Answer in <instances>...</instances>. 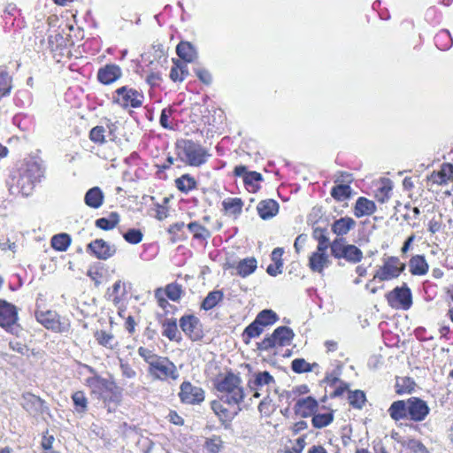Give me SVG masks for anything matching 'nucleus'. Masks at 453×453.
Listing matches in <instances>:
<instances>
[{"instance_id": "nucleus-59", "label": "nucleus", "mask_w": 453, "mask_h": 453, "mask_svg": "<svg viewBox=\"0 0 453 453\" xmlns=\"http://www.w3.org/2000/svg\"><path fill=\"white\" fill-rule=\"evenodd\" d=\"M204 448L210 453H219L223 448V441L219 435H212L204 441Z\"/></svg>"}, {"instance_id": "nucleus-14", "label": "nucleus", "mask_w": 453, "mask_h": 453, "mask_svg": "<svg viewBox=\"0 0 453 453\" xmlns=\"http://www.w3.org/2000/svg\"><path fill=\"white\" fill-rule=\"evenodd\" d=\"M178 396L183 404L199 405L205 400V391L203 388L192 384L189 380H184L180 385Z\"/></svg>"}, {"instance_id": "nucleus-56", "label": "nucleus", "mask_w": 453, "mask_h": 453, "mask_svg": "<svg viewBox=\"0 0 453 453\" xmlns=\"http://www.w3.org/2000/svg\"><path fill=\"white\" fill-rule=\"evenodd\" d=\"M315 366H318L317 363L310 364L304 358H296L291 362V369L296 373L311 372Z\"/></svg>"}, {"instance_id": "nucleus-34", "label": "nucleus", "mask_w": 453, "mask_h": 453, "mask_svg": "<svg viewBox=\"0 0 453 453\" xmlns=\"http://www.w3.org/2000/svg\"><path fill=\"white\" fill-rule=\"evenodd\" d=\"M176 53L183 63H192L197 57L196 50L193 44L187 41H181L176 46Z\"/></svg>"}, {"instance_id": "nucleus-9", "label": "nucleus", "mask_w": 453, "mask_h": 453, "mask_svg": "<svg viewBox=\"0 0 453 453\" xmlns=\"http://www.w3.org/2000/svg\"><path fill=\"white\" fill-rule=\"evenodd\" d=\"M406 269V264L397 256H387L374 273V279L384 282L397 279Z\"/></svg>"}, {"instance_id": "nucleus-60", "label": "nucleus", "mask_w": 453, "mask_h": 453, "mask_svg": "<svg viewBox=\"0 0 453 453\" xmlns=\"http://www.w3.org/2000/svg\"><path fill=\"white\" fill-rule=\"evenodd\" d=\"M146 83L150 86L151 89H155L159 88L161 83L163 82V74L159 70H150L146 78Z\"/></svg>"}, {"instance_id": "nucleus-2", "label": "nucleus", "mask_w": 453, "mask_h": 453, "mask_svg": "<svg viewBox=\"0 0 453 453\" xmlns=\"http://www.w3.org/2000/svg\"><path fill=\"white\" fill-rule=\"evenodd\" d=\"M137 352L147 364V372L151 380L170 384L179 380L178 368L168 357L157 355L143 346H140Z\"/></svg>"}, {"instance_id": "nucleus-58", "label": "nucleus", "mask_w": 453, "mask_h": 453, "mask_svg": "<svg viewBox=\"0 0 453 453\" xmlns=\"http://www.w3.org/2000/svg\"><path fill=\"white\" fill-rule=\"evenodd\" d=\"M402 445L410 450L411 453H429L423 442L417 439H408Z\"/></svg>"}, {"instance_id": "nucleus-43", "label": "nucleus", "mask_w": 453, "mask_h": 453, "mask_svg": "<svg viewBox=\"0 0 453 453\" xmlns=\"http://www.w3.org/2000/svg\"><path fill=\"white\" fill-rule=\"evenodd\" d=\"M278 319L279 317L275 311L265 309L258 312L254 320L265 330V327L275 324Z\"/></svg>"}, {"instance_id": "nucleus-17", "label": "nucleus", "mask_w": 453, "mask_h": 453, "mask_svg": "<svg viewBox=\"0 0 453 453\" xmlns=\"http://www.w3.org/2000/svg\"><path fill=\"white\" fill-rule=\"evenodd\" d=\"M180 326L183 333L192 341H200L203 337L202 324L199 319L193 315H184L180 319Z\"/></svg>"}, {"instance_id": "nucleus-4", "label": "nucleus", "mask_w": 453, "mask_h": 453, "mask_svg": "<svg viewBox=\"0 0 453 453\" xmlns=\"http://www.w3.org/2000/svg\"><path fill=\"white\" fill-rule=\"evenodd\" d=\"M86 385L92 388L91 393L99 395L108 412H113L122 401V388L113 380L99 375L86 379Z\"/></svg>"}, {"instance_id": "nucleus-41", "label": "nucleus", "mask_w": 453, "mask_h": 453, "mask_svg": "<svg viewBox=\"0 0 453 453\" xmlns=\"http://www.w3.org/2000/svg\"><path fill=\"white\" fill-rule=\"evenodd\" d=\"M13 88V78L6 67L0 65V100L9 96Z\"/></svg>"}, {"instance_id": "nucleus-55", "label": "nucleus", "mask_w": 453, "mask_h": 453, "mask_svg": "<svg viewBox=\"0 0 453 453\" xmlns=\"http://www.w3.org/2000/svg\"><path fill=\"white\" fill-rule=\"evenodd\" d=\"M348 400L349 405L357 410H361L365 402H366V396L364 391L356 389L353 391H349Z\"/></svg>"}, {"instance_id": "nucleus-52", "label": "nucleus", "mask_w": 453, "mask_h": 453, "mask_svg": "<svg viewBox=\"0 0 453 453\" xmlns=\"http://www.w3.org/2000/svg\"><path fill=\"white\" fill-rule=\"evenodd\" d=\"M434 43L441 50H449L453 44L451 35L446 29L440 30L434 36Z\"/></svg>"}, {"instance_id": "nucleus-61", "label": "nucleus", "mask_w": 453, "mask_h": 453, "mask_svg": "<svg viewBox=\"0 0 453 453\" xmlns=\"http://www.w3.org/2000/svg\"><path fill=\"white\" fill-rule=\"evenodd\" d=\"M392 184L391 181L387 180L382 182V185L377 189L375 196L380 203L388 201L391 196Z\"/></svg>"}, {"instance_id": "nucleus-42", "label": "nucleus", "mask_w": 453, "mask_h": 453, "mask_svg": "<svg viewBox=\"0 0 453 453\" xmlns=\"http://www.w3.org/2000/svg\"><path fill=\"white\" fill-rule=\"evenodd\" d=\"M176 112V109L173 106L165 107L162 110L160 118H159V123L160 126L167 130H175L178 122L173 118V114Z\"/></svg>"}, {"instance_id": "nucleus-15", "label": "nucleus", "mask_w": 453, "mask_h": 453, "mask_svg": "<svg viewBox=\"0 0 453 453\" xmlns=\"http://www.w3.org/2000/svg\"><path fill=\"white\" fill-rule=\"evenodd\" d=\"M211 408L223 425L230 423L241 411L240 404L227 403L222 397L212 400Z\"/></svg>"}, {"instance_id": "nucleus-30", "label": "nucleus", "mask_w": 453, "mask_h": 453, "mask_svg": "<svg viewBox=\"0 0 453 453\" xmlns=\"http://www.w3.org/2000/svg\"><path fill=\"white\" fill-rule=\"evenodd\" d=\"M154 297L157 306L163 310V313L157 314V319L166 318L169 314H173L177 311V307L173 304H171L168 301V298L165 296V293L161 290V288L155 289Z\"/></svg>"}, {"instance_id": "nucleus-3", "label": "nucleus", "mask_w": 453, "mask_h": 453, "mask_svg": "<svg viewBox=\"0 0 453 453\" xmlns=\"http://www.w3.org/2000/svg\"><path fill=\"white\" fill-rule=\"evenodd\" d=\"M430 411L426 401L418 396H411L405 400L394 401L390 404L388 412L395 422L421 423L429 416Z\"/></svg>"}, {"instance_id": "nucleus-19", "label": "nucleus", "mask_w": 453, "mask_h": 453, "mask_svg": "<svg viewBox=\"0 0 453 453\" xmlns=\"http://www.w3.org/2000/svg\"><path fill=\"white\" fill-rule=\"evenodd\" d=\"M426 181L436 186H446L453 182V164L442 163L439 170H434L426 176Z\"/></svg>"}, {"instance_id": "nucleus-21", "label": "nucleus", "mask_w": 453, "mask_h": 453, "mask_svg": "<svg viewBox=\"0 0 453 453\" xmlns=\"http://www.w3.org/2000/svg\"><path fill=\"white\" fill-rule=\"evenodd\" d=\"M122 69L117 64H106L97 71V81L103 85H111L122 77Z\"/></svg>"}, {"instance_id": "nucleus-35", "label": "nucleus", "mask_w": 453, "mask_h": 453, "mask_svg": "<svg viewBox=\"0 0 453 453\" xmlns=\"http://www.w3.org/2000/svg\"><path fill=\"white\" fill-rule=\"evenodd\" d=\"M417 388L414 379L410 376H396L395 392L398 395H411Z\"/></svg>"}, {"instance_id": "nucleus-38", "label": "nucleus", "mask_w": 453, "mask_h": 453, "mask_svg": "<svg viewBox=\"0 0 453 453\" xmlns=\"http://www.w3.org/2000/svg\"><path fill=\"white\" fill-rule=\"evenodd\" d=\"M104 196L99 187L89 188L84 196L86 205L93 209L99 208L104 203Z\"/></svg>"}, {"instance_id": "nucleus-46", "label": "nucleus", "mask_w": 453, "mask_h": 453, "mask_svg": "<svg viewBox=\"0 0 453 453\" xmlns=\"http://www.w3.org/2000/svg\"><path fill=\"white\" fill-rule=\"evenodd\" d=\"M184 222H176L171 224L167 228V233L170 235V241L173 243L179 242H184L188 239V236L184 231Z\"/></svg>"}, {"instance_id": "nucleus-51", "label": "nucleus", "mask_w": 453, "mask_h": 453, "mask_svg": "<svg viewBox=\"0 0 453 453\" xmlns=\"http://www.w3.org/2000/svg\"><path fill=\"white\" fill-rule=\"evenodd\" d=\"M164 291L165 296L173 302H179L183 295V289L180 284L172 282L161 288Z\"/></svg>"}, {"instance_id": "nucleus-6", "label": "nucleus", "mask_w": 453, "mask_h": 453, "mask_svg": "<svg viewBox=\"0 0 453 453\" xmlns=\"http://www.w3.org/2000/svg\"><path fill=\"white\" fill-rule=\"evenodd\" d=\"M178 157L187 165L198 167L204 165L210 157L206 148L193 140H181L176 143Z\"/></svg>"}, {"instance_id": "nucleus-49", "label": "nucleus", "mask_w": 453, "mask_h": 453, "mask_svg": "<svg viewBox=\"0 0 453 453\" xmlns=\"http://www.w3.org/2000/svg\"><path fill=\"white\" fill-rule=\"evenodd\" d=\"M264 329L254 320L245 327L242 333V340L245 345H249L253 338L258 337Z\"/></svg>"}, {"instance_id": "nucleus-53", "label": "nucleus", "mask_w": 453, "mask_h": 453, "mask_svg": "<svg viewBox=\"0 0 453 453\" xmlns=\"http://www.w3.org/2000/svg\"><path fill=\"white\" fill-rule=\"evenodd\" d=\"M126 294V285L120 280L115 281L109 290V296L115 305L119 304L124 299Z\"/></svg>"}, {"instance_id": "nucleus-23", "label": "nucleus", "mask_w": 453, "mask_h": 453, "mask_svg": "<svg viewBox=\"0 0 453 453\" xmlns=\"http://www.w3.org/2000/svg\"><path fill=\"white\" fill-rule=\"evenodd\" d=\"M22 407L33 415L42 414L45 409V401L30 392L22 394Z\"/></svg>"}, {"instance_id": "nucleus-54", "label": "nucleus", "mask_w": 453, "mask_h": 453, "mask_svg": "<svg viewBox=\"0 0 453 453\" xmlns=\"http://www.w3.org/2000/svg\"><path fill=\"white\" fill-rule=\"evenodd\" d=\"M71 397L77 412L85 413L88 411V401L84 391L77 390L73 393Z\"/></svg>"}, {"instance_id": "nucleus-40", "label": "nucleus", "mask_w": 453, "mask_h": 453, "mask_svg": "<svg viewBox=\"0 0 453 453\" xmlns=\"http://www.w3.org/2000/svg\"><path fill=\"white\" fill-rule=\"evenodd\" d=\"M243 201L240 197H227L222 202L223 211L226 215L239 216L242 211Z\"/></svg>"}, {"instance_id": "nucleus-44", "label": "nucleus", "mask_w": 453, "mask_h": 453, "mask_svg": "<svg viewBox=\"0 0 453 453\" xmlns=\"http://www.w3.org/2000/svg\"><path fill=\"white\" fill-rule=\"evenodd\" d=\"M120 220L119 214L117 211H111L108 218H99L95 221V226L104 231L115 228Z\"/></svg>"}, {"instance_id": "nucleus-8", "label": "nucleus", "mask_w": 453, "mask_h": 453, "mask_svg": "<svg viewBox=\"0 0 453 453\" xmlns=\"http://www.w3.org/2000/svg\"><path fill=\"white\" fill-rule=\"evenodd\" d=\"M35 317L38 323L43 327L58 334H68L71 331L72 325L68 318L59 315L52 310L39 311L36 310Z\"/></svg>"}, {"instance_id": "nucleus-48", "label": "nucleus", "mask_w": 453, "mask_h": 453, "mask_svg": "<svg viewBox=\"0 0 453 453\" xmlns=\"http://www.w3.org/2000/svg\"><path fill=\"white\" fill-rule=\"evenodd\" d=\"M311 417L312 426L318 429H321L329 426L334 421V411L329 410L325 413L315 412Z\"/></svg>"}, {"instance_id": "nucleus-22", "label": "nucleus", "mask_w": 453, "mask_h": 453, "mask_svg": "<svg viewBox=\"0 0 453 453\" xmlns=\"http://www.w3.org/2000/svg\"><path fill=\"white\" fill-rule=\"evenodd\" d=\"M319 403L312 396L301 397L296 400L294 405V412L302 418H309L318 411Z\"/></svg>"}, {"instance_id": "nucleus-37", "label": "nucleus", "mask_w": 453, "mask_h": 453, "mask_svg": "<svg viewBox=\"0 0 453 453\" xmlns=\"http://www.w3.org/2000/svg\"><path fill=\"white\" fill-rule=\"evenodd\" d=\"M274 383V378L267 371L258 372L254 374L253 380H250L248 386L250 390H262L265 386Z\"/></svg>"}, {"instance_id": "nucleus-16", "label": "nucleus", "mask_w": 453, "mask_h": 453, "mask_svg": "<svg viewBox=\"0 0 453 453\" xmlns=\"http://www.w3.org/2000/svg\"><path fill=\"white\" fill-rule=\"evenodd\" d=\"M233 176L242 178L243 184L250 192H257L259 188V182L263 180V176L256 171H248L246 165H236L233 170Z\"/></svg>"}, {"instance_id": "nucleus-28", "label": "nucleus", "mask_w": 453, "mask_h": 453, "mask_svg": "<svg viewBox=\"0 0 453 453\" xmlns=\"http://www.w3.org/2000/svg\"><path fill=\"white\" fill-rule=\"evenodd\" d=\"M357 226V222L349 216L342 217L334 221L331 225V231L338 237L342 238L353 230Z\"/></svg>"}, {"instance_id": "nucleus-25", "label": "nucleus", "mask_w": 453, "mask_h": 453, "mask_svg": "<svg viewBox=\"0 0 453 453\" xmlns=\"http://www.w3.org/2000/svg\"><path fill=\"white\" fill-rule=\"evenodd\" d=\"M94 338L97 344L108 350L116 351L120 348V343L116 336L106 330H96L94 332Z\"/></svg>"}, {"instance_id": "nucleus-50", "label": "nucleus", "mask_w": 453, "mask_h": 453, "mask_svg": "<svg viewBox=\"0 0 453 453\" xmlns=\"http://www.w3.org/2000/svg\"><path fill=\"white\" fill-rule=\"evenodd\" d=\"M352 188L349 184H336L331 189V196L337 202H343L351 196Z\"/></svg>"}, {"instance_id": "nucleus-5", "label": "nucleus", "mask_w": 453, "mask_h": 453, "mask_svg": "<svg viewBox=\"0 0 453 453\" xmlns=\"http://www.w3.org/2000/svg\"><path fill=\"white\" fill-rule=\"evenodd\" d=\"M214 387L220 393V397L227 403L240 404L244 400V388L239 373L227 371L224 374L218 375Z\"/></svg>"}, {"instance_id": "nucleus-24", "label": "nucleus", "mask_w": 453, "mask_h": 453, "mask_svg": "<svg viewBox=\"0 0 453 453\" xmlns=\"http://www.w3.org/2000/svg\"><path fill=\"white\" fill-rule=\"evenodd\" d=\"M225 268H234L236 274L242 278L251 275L257 268V260L254 257H248L237 263L227 264Z\"/></svg>"}, {"instance_id": "nucleus-10", "label": "nucleus", "mask_w": 453, "mask_h": 453, "mask_svg": "<svg viewBox=\"0 0 453 453\" xmlns=\"http://www.w3.org/2000/svg\"><path fill=\"white\" fill-rule=\"evenodd\" d=\"M331 254L336 259H344L349 264H357L364 257L363 251L354 244L346 242L344 238H335L330 243Z\"/></svg>"}, {"instance_id": "nucleus-33", "label": "nucleus", "mask_w": 453, "mask_h": 453, "mask_svg": "<svg viewBox=\"0 0 453 453\" xmlns=\"http://www.w3.org/2000/svg\"><path fill=\"white\" fill-rule=\"evenodd\" d=\"M259 217L264 219H270L279 211V203L273 199H265L258 203L257 206Z\"/></svg>"}, {"instance_id": "nucleus-64", "label": "nucleus", "mask_w": 453, "mask_h": 453, "mask_svg": "<svg viewBox=\"0 0 453 453\" xmlns=\"http://www.w3.org/2000/svg\"><path fill=\"white\" fill-rule=\"evenodd\" d=\"M169 200L168 198L164 199V203H156L155 204V218L158 220H164L169 216V207L167 205Z\"/></svg>"}, {"instance_id": "nucleus-13", "label": "nucleus", "mask_w": 453, "mask_h": 453, "mask_svg": "<svg viewBox=\"0 0 453 453\" xmlns=\"http://www.w3.org/2000/svg\"><path fill=\"white\" fill-rule=\"evenodd\" d=\"M19 320V308L0 298V327L7 333L14 334L20 328Z\"/></svg>"}, {"instance_id": "nucleus-31", "label": "nucleus", "mask_w": 453, "mask_h": 453, "mask_svg": "<svg viewBox=\"0 0 453 453\" xmlns=\"http://www.w3.org/2000/svg\"><path fill=\"white\" fill-rule=\"evenodd\" d=\"M162 326V335L170 341H178L180 338L175 318H163L157 319Z\"/></svg>"}, {"instance_id": "nucleus-11", "label": "nucleus", "mask_w": 453, "mask_h": 453, "mask_svg": "<svg viewBox=\"0 0 453 453\" xmlns=\"http://www.w3.org/2000/svg\"><path fill=\"white\" fill-rule=\"evenodd\" d=\"M385 299L394 310L408 311L413 304L411 290L405 282L386 293Z\"/></svg>"}, {"instance_id": "nucleus-29", "label": "nucleus", "mask_w": 453, "mask_h": 453, "mask_svg": "<svg viewBox=\"0 0 453 453\" xmlns=\"http://www.w3.org/2000/svg\"><path fill=\"white\" fill-rule=\"evenodd\" d=\"M283 254H284V249L280 247H277L273 249V250L271 253V260L273 261V264H270L266 268V273L273 277H275L283 272Z\"/></svg>"}, {"instance_id": "nucleus-62", "label": "nucleus", "mask_w": 453, "mask_h": 453, "mask_svg": "<svg viewBox=\"0 0 453 453\" xmlns=\"http://www.w3.org/2000/svg\"><path fill=\"white\" fill-rule=\"evenodd\" d=\"M123 238L130 244H138L142 241L143 234L140 229L130 228L123 234Z\"/></svg>"}, {"instance_id": "nucleus-20", "label": "nucleus", "mask_w": 453, "mask_h": 453, "mask_svg": "<svg viewBox=\"0 0 453 453\" xmlns=\"http://www.w3.org/2000/svg\"><path fill=\"white\" fill-rule=\"evenodd\" d=\"M327 250L322 248H316V250L311 252L308 258V267L312 273L324 274V271L330 265V258L326 253Z\"/></svg>"}, {"instance_id": "nucleus-18", "label": "nucleus", "mask_w": 453, "mask_h": 453, "mask_svg": "<svg viewBox=\"0 0 453 453\" xmlns=\"http://www.w3.org/2000/svg\"><path fill=\"white\" fill-rule=\"evenodd\" d=\"M87 251L99 260H107L115 255L116 248L104 239H96L87 245Z\"/></svg>"}, {"instance_id": "nucleus-7", "label": "nucleus", "mask_w": 453, "mask_h": 453, "mask_svg": "<svg viewBox=\"0 0 453 453\" xmlns=\"http://www.w3.org/2000/svg\"><path fill=\"white\" fill-rule=\"evenodd\" d=\"M145 96L142 91L128 85L121 86L112 92L111 102L124 111L141 108Z\"/></svg>"}, {"instance_id": "nucleus-63", "label": "nucleus", "mask_w": 453, "mask_h": 453, "mask_svg": "<svg viewBox=\"0 0 453 453\" xmlns=\"http://www.w3.org/2000/svg\"><path fill=\"white\" fill-rule=\"evenodd\" d=\"M314 238L318 241L317 248L327 250L329 247V239L326 234V230L322 228H316L313 232Z\"/></svg>"}, {"instance_id": "nucleus-47", "label": "nucleus", "mask_w": 453, "mask_h": 453, "mask_svg": "<svg viewBox=\"0 0 453 453\" xmlns=\"http://www.w3.org/2000/svg\"><path fill=\"white\" fill-rule=\"evenodd\" d=\"M224 293L222 290H213L208 293L201 303V309L210 311L223 301Z\"/></svg>"}, {"instance_id": "nucleus-32", "label": "nucleus", "mask_w": 453, "mask_h": 453, "mask_svg": "<svg viewBox=\"0 0 453 453\" xmlns=\"http://www.w3.org/2000/svg\"><path fill=\"white\" fill-rule=\"evenodd\" d=\"M172 62L169 78L174 83H181L189 74L187 64L178 58H172Z\"/></svg>"}, {"instance_id": "nucleus-27", "label": "nucleus", "mask_w": 453, "mask_h": 453, "mask_svg": "<svg viewBox=\"0 0 453 453\" xmlns=\"http://www.w3.org/2000/svg\"><path fill=\"white\" fill-rule=\"evenodd\" d=\"M377 210V206L372 200L365 196L357 199L353 207V213L356 218L360 219L365 216L372 215Z\"/></svg>"}, {"instance_id": "nucleus-57", "label": "nucleus", "mask_w": 453, "mask_h": 453, "mask_svg": "<svg viewBox=\"0 0 453 453\" xmlns=\"http://www.w3.org/2000/svg\"><path fill=\"white\" fill-rule=\"evenodd\" d=\"M105 133L106 129L104 127L96 126L89 132V140L97 145H103L106 142Z\"/></svg>"}, {"instance_id": "nucleus-1", "label": "nucleus", "mask_w": 453, "mask_h": 453, "mask_svg": "<svg viewBox=\"0 0 453 453\" xmlns=\"http://www.w3.org/2000/svg\"><path fill=\"white\" fill-rule=\"evenodd\" d=\"M44 177L42 165L35 158H26L10 172L6 186L12 196H28Z\"/></svg>"}, {"instance_id": "nucleus-26", "label": "nucleus", "mask_w": 453, "mask_h": 453, "mask_svg": "<svg viewBox=\"0 0 453 453\" xmlns=\"http://www.w3.org/2000/svg\"><path fill=\"white\" fill-rule=\"evenodd\" d=\"M409 272L412 276H424L429 271V264L425 255H412L408 261Z\"/></svg>"}, {"instance_id": "nucleus-12", "label": "nucleus", "mask_w": 453, "mask_h": 453, "mask_svg": "<svg viewBox=\"0 0 453 453\" xmlns=\"http://www.w3.org/2000/svg\"><path fill=\"white\" fill-rule=\"evenodd\" d=\"M294 335L292 329L288 326H281L277 327L273 334L257 342V348L260 351H267L275 347L288 346L291 343Z\"/></svg>"}, {"instance_id": "nucleus-36", "label": "nucleus", "mask_w": 453, "mask_h": 453, "mask_svg": "<svg viewBox=\"0 0 453 453\" xmlns=\"http://www.w3.org/2000/svg\"><path fill=\"white\" fill-rule=\"evenodd\" d=\"M187 228L192 234L193 239L202 245H206L211 238V231L198 221H192L187 225Z\"/></svg>"}, {"instance_id": "nucleus-45", "label": "nucleus", "mask_w": 453, "mask_h": 453, "mask_svg": "<svg viewBox=\"0 0 453 453\" xmlns=\"http://www.w3.org/2000/svg\"><path fill=\"white\" fill-rule=\"evenodd\" d=\"M71 243L72 238L66 233L54 234L50 239V245L56 251H66Z\"/></svg>"}, {"instance_id": "nucleus-39", "label": "nucleus", "mask_w": 453, "mask_h": 453, "mask_svg": "<svg viewBox=\"0 0 453 453\" xmlns=\"http://www.w3.org/2000/svg\"><path fill=\"white\" fill-rule=\"evenodd\" d=\"M174 183L177 189L183 194H188L197 188L196 180L189 173L180 175L175 179Z\"/></svg>"}]
</instances>
